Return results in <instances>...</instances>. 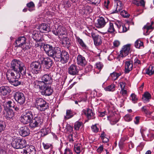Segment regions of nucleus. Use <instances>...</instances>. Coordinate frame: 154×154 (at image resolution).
<instances>
[{
    "mask_svg": "<svg viewBox=\"0 0 154 154\" xmlns=\"http://www.w3.org/2000/svg\"><path fill=\"white\" fill-rule=\"evenodd\" d=\"M120 13L121 15L124 17H128L129 15L127 12L125 10H123L121 11H120V12L118 14Z\"/></svg>",
    "mask_w": 154,
    "mask_h": 154,
    "instance_id": "49",
    "label": "nucleus"
},
{
    "mask_svg": "<svg viewBox=\"0 0 154 154\" xmlns=\"http://www.w3.org/2000/svg\"><path fill=\"white\" fill-rule=\"evenodd\" d=\"M82 112V114L85 115L88 119H91V117L94 115V113L92 110L88 108L86 109H84Z\"/></svg>",
    "mask_w": 154,
    "mask_h": 154,
    "instance_id": "26",
    "label": "nucleus"
},
{
    "mask_svg": "<svg viewBox=\"0 0 154 154\" xmlns=\"http://www.w3.org/2000/svg\"><path fill=\"white\" fill-rule=\"evenodd\" d=\"M32 112L28 111L23 114L20 118V121L23 124H26L30 123L33 118Z\"/></svg>",
    "mask_w": 154,
    "mask_h": 154,
    "instance_id": "8",
    "label": "nucleus"
},
{
    "mask_svg": "<svg viewBox=\"0 0 154 154\" xmlns=\"http://www.w3.org/2000/svg\"><path fill=\"white\" fill-rule=\"evenodd\" d=\"M26 38L24 36H21L18 38L15 42V47H21L23 50L29 48V46L27 45Z\"/></svg>",
    "mask_w": 154,
    "mask_h": 154,
    "instance_id": "6",
    "label": "nucleus"
},
{
    "mask_svg": "<svg viewBox=\"0 0 154 154\" xmlns=\"http://www.w3.org/2000/svg\"><path fill=\"white\" fill-rule=\"evenodd\" d=\"M91 35L95 45H99L101 43L102 41L100 36L94 32H92Z\"/></svg>",
    "mask_w": 154,
    "mask_h": 154,
    "instance_id": "15",
    "label": "nucleus"
},
{
    "mask_svg": "<svg viewBox=\"0 0 154 154\" xmlns=\"http://www.w3.org/2000/svg\"><path fill=\"white\" fill-rule=\"evenodd\" d=\"M34 77H33V78H32V76H30V77H28L27 78H26V81H27L29 84H32V83H33V84H35V85L36 84H37V83H36V81L35 82L34 79Z\"/></svg>",
    "mask_w": 154,
    "mask_h": 154,
    "instance_id": "40",
    "label": "nucleus"
},
{
    "mask_svg": "<svg viewBox=\"0 0 154 154\" xmlns=\"http://www.w3.org/2000/svg\"><path fill=\"white\" fill-rule=\"evenodd\" d=\"M77 41L81 46L84 48H85L86 45L83 42L82 40L79 37H77Z\"/></svg>",
    "mask_w": 154,
    "mask_h": 154,
    "instance_id": "44",
    "label": "nucleus"
},
{
    "mask_svg": "<svg viewBox=\"0 0 154 154\" xmlns=\"http://www.w3.org/2000/svg\"><path fill=\"white\" fill-rule=\"evenodd\" d=\"M146 73L149 75H151L154 73V67L150 66L148 68L146 69Z\"/></svg>",
    "mask_w": 154,
    "mask_h": 154,
    "instance_id": "37",
    "label": "nucleus"
},
{
    "mask_svg": "<svg viewBox=\"0 0 154 154\" xmlns=\"http://www.w3.org/2000/svg\"><path fill=\"white\" fill-rule=\"evenodd\" d=\"M82 123L81 122H76L74 124V128L76 130H79L80 127L82 125Z\"/></svg>",
    "mask_w": 154,
    "mask_h": 154,
    "instance_id": "43",
    "label": "nucleus"
},
{
    "mask_svg": "<svg viewBox=\"0 0 154 154\" xmlns=\"http://www.w3.org/2000/svg\"><path fill=\"white\" fill-rule=\"evenodd\" d=\"M105 22L103 17H100L98 19L97 22L95 23V26L98 28H102L105 25Z\"/></svg>",
    "mask_w": 154,
    "mask_h": 154,
    "instance_id": "23",
    "label": "nucleus"
},
{
    "mask_svg": "<svg viewBox=\"0 0 154 154\" xmlns=\"http://www.w3.org/2000/svg\"><path fill=\"white\" fill-rule=\"evenodd\" d=\"M153 23V22H152L151 24L150 25L149 23H147L146 25H145L143 27V29H144V31L145 32V35L149 34L150 32V31L149 30L153 29L152 25Z\"/></svg>",
    "mask_w": 154,
    "mask_h": 154,
    "instance_id": "25",
    "label": "nucleus"
},
{
    "mask_svg": "<svg viewBox=\"0 0 154 154\" xmlns=\"http://www.w3.org/2000/svg\"><path fill=\"white\" fill-rule=\"evenodd\" d=\"M115 3L116 4V8L115 11H113L111 13H119L120 11L123 9V6L122 2L120 0H114Z\"/></svg>",
    "mask_w": 154,
    "mask_h": 154,
    "instance_id": "20",
    "label": "nucleus"
},
{
    "mask_svg": "<svg viewBox=\"0 0 154 154\" xmlns=\"http://www.w3.org/2000/svg\"><path fill=\"white\" fill-rule=\"evenodd\" d=\"M151 98L150 94L148 92H145L143 95L142 99L144 103L149 102Z\"/></svg>",
    "mask_w": 154,
    "mask_h": 154,
    "instance_id": "28",
    "label": "nucleus"
},
{
    "mask_svg": "<svg viewBox=\"0 0 154 154\" xmlns=\"http://www.w3.org/2000/svg\"><path fill=\"white\" fill-rule=\"evenodd\" d=\"M77 64L80 66H84L86 63V62L84 57L82 55L79 54L76 58Z\"/></svg>",
    "mask_w": 154,
    "mask_h": 154,
    "instance_id": "16",
    "label": "nucleus"
},
{
    "mask_svg": "<svg viewBox=\"0 0 154 154\" xmlns=\"http://www.w3.org/2000/svg\"><path fill=\"white\" fill-rule=\"evenodd\" d=\"M6 113L5 114V118L11 122H12L13 120L14 112L13 110L10 109H7L6 110Z\"/></svg>",
    "mask_w": 154,
    "mask_h": 154,
    "instance_id": "19",
    "label": "nucleus"
},
{
    "mask_svg": "<svg viewBox=\"0 0 154 154\" xmlns=\"http://www.w3.org/2000/svg\"><path fill=\"white\" fill-rule=\"evenodd\" d=\"M41 61L45 65L47 69H48L51 67L53 63L52 60L49 58H44L43 57H42V59H41Z\"/></svg>",
    "mask_w": 154,
    "mask_h": 154,
    "instance_id": "18",
    "label": "nucleus"
},
{
    "mask_svg": "<svg viewBox=\"0 0 154 154\" xmlns=\"http://www.w3.org/2000/svg\"><path fill=\"white\" fill-rule=\"evenodd\" d=\"M122 74L121 72L118 73L116 72H113L110 74V77H111L112 80H115L117 79Z\"/></svg>",
    "mask_w": 154,
    "mask_h": 154,
    "instance_id": "36",
    "label": "nucleus"
},
{
    "mask_svg": "<svg viewBox=\"0 0 154 154\" xmlns=\"http://www.w3.org/2000/svg\"><path fill=\"white\" fill-rule=\"evenodd\" d=\"M50 85H45L42 88L38 87L37 88H39L40 89L42 90L41 92V94L42 95L45 96H49L53 92V90L49 86Z\"/></svg>",
    "mask_w": 154,
    "mask_h": 154,
    "instance_id": "11",
    "label": "nucleus"
},
{
    "mask_svg": "<svg viewBox=\"0 0 154 154\" xmlns=\"http://www.w3.org/2000/svg\"><path fill=\"white\" fill-rule=\"evenodd\" d=\"M44 148L45 149H48L51 146V144L50 143H42Z\"/></svg>",
    "mask_w": 154,
    "mask_h": 154,
    "instance_id": "54",
    "label": "nucleus"
},
{
    "mask_svg": "<svg viewBox=\"0 0 154 154\" xmlns=\"http://www.w3.org/2000/svg\"><path fill=\"white\" fill-rule=\"evenodd\" d=\"M91 128L92 131L94 132H97L98 131L99 129L97 127L96 125H93L91 127Z\"/></svg>",
    "mask_w": 154,
    "mask_h": 154,
    "instance_id": "51",
    "label": "nucleus"
},
{
    "mask_svg": "<svg viewBox=\"0 0 154 154\" xmlns=\"http://www.w3.org/2000/svg\"><path fill=\"white\" fill-rule=\"evenodd\" d=\"M108 119L109 120L110 124L111 125H114L119 120V118L116 119V117L113 116H112L111 117V116H107Z\"/></svg>",
    "mask_w": 154,
    "mask_h": 154,
    "instance_id": "35",
    "label": "nucleus"
},
{
    "mask_svg": "<svg viewBox=\"0 0 154 154\" xmlns=\"http://www.w3.org/2000/svg\"><path fill=\"white\" fill-rule=\"evenodd\" d=\"M67 140L70 143H73L74 140L72 138V134H70L68 136Z\"/></svg>",
    "mask_w": 154,
    "mask_h": 154,
    "instance_id": "56",
    "label": "nucleus"
},
{
    "mask_svg": "<svg viewBox=\"0 0 154 154\" xmlns=\"http://www.w3.org/2000/svg\"><path fill=\"white\" fill-rule=\"evenodd\" d=\"M6 105L7 107L14 109L16 111L18 109V107L16 106L15 102L13 100L8 101L6 102Z\"/></svg>",
    "mask_w": 154,
    "mask_h": 154,
    "instance_id": "27",
    "label": "nucleus"
},
{
    "mask_svg": "<svg viewBox=\"0 0 154 154\" xmlns=\"http://www.w3.org/2000/svg\"><path fill=\"white\" fill-rule=\"evenodd\" d=\"M146 106H143L141 108V110L142 112H143L145 114L147 112L148 110Z\"/></svg>",
    "mask_w": 154,
    "mask_h": 154,
    "instance_id": "61",
    "label": "nucleus"
},
{
    "mask_svg": "<svg viewBox=\"0 0 154 154\" xmlns=\"http://www.w3.org/2000/svg\"><path fill=\"white\" fill-rule=\"evenodd\" d=\"M133 64L131 61H126L125 64V73L126 74L129 73L132 69Z\"/></svg>",
    "mask_w": 154,
    "mask_h": 154,
    "instance_id": "17",
    "label": "nucleus"
},
{
    "mask_svg": "<svg viewBox=\"0 0 154 154\" xmlns=\"http://www.w3.org/2000/svg\"><path fill=\"white\" fill-rule=\"evenodd\" d=\"M147 136L149 138L148 140L150 141L152 140L154 138V134H147Z\"/></svg>",
    "mask_w": 154,
    "mask_h": 154,
    "instance_id": "62",
    "label": "nucleus"
},
{
    "mask_svg": "<svg viewBox=\"0 0 154 154\" xmlns=\"http://www.w3.org/2000/svg\"><path fill=\"white\" fill-rule=\"evenodd\" d=\"M6 125L5 122L0 121V133L4 131L6 128Z\"/></svg>",
    "mask_w": 154,
    "mask_h": 154,
    "instance_id": "41",
    "label": "nucleus"
},
{
    "mask_svg": "<svg viewBox=\"0 0 154 154\" xmlns=\"http://www.w3.org/2000/svg\"><path fill=\"white\" fill-rule=\"evenodd\" d=\"M25 148L26 149H23V151L36 154V150L34 146L30 145L26 147Z\"/></svg>",
    "mask_w": 154,
    "mask_h": 154,
    "instance_id": "30",
    "label": "nucleus"
},
{
    "mask_svg": "<svg viewBox=\"0 0 154 154\" xmlns=\"http://www.w3.org/2000/svg\"><path fill=\"white\" fill-rule=\"evenodd\" d=\"M82 146L81 143H75L74 145V151L77 154H79L82 150Z\"/></svg>",
    "mask_w": 154,
    "mask_h": 154,
    "instance_id": "31",
    "label": "nucleus"
},
{
    "mask_svg": "<svg viewBox=\"0 0 154 154\" xmlns=\"http://www.w3.org/2000/svg\"><path fill=\"white\" fill-rule=\"evenodd\" d=\"M63 5L64 6V7L65 9L69 8L71 5L70 2L69 1H64L63 3Z\"/></svg>",
    "mask_w": 154,
    "mask_h": 154,
    "instance_id": "45",
    "label": "nucleus"
},
{
    "mask_svg": "<svg viewBox=\"0 0 154 154\" xmlns=\"http://www.w3.org/2000/svg\"><path fill=\"white\" fill-rule=\"evenodd\" d=\"M27 6L29 8H33L34 7L35 5L32 2H31L27 4Z\"/></svg>",
    "mask_w": 154,
    "mask_h": 154,
    "instance_id": "60",
    "label": "nucleus"
},
{
    "mask_svg": "<svg viewBox=\"0 0 154 154\" xmlns=\"http://www.w3.org/2000/svg\"><path fill=\"white\" fill-rule=\"evenodd\" d=\"M139 2H138L139 6H142L144 7H145V2L144 0H139Z\"/></svg>",
    "mask_w": 154,
    "mask_h": 154,
    "instance_id": "57",
    "label": "nucleus"
},
{
    "mask_svg": "<svg viewBox=\"0 0 154 154\" xmlns=\"http://www.w3.org/2000/svg\"><path fill=\"white\" fill-rule=\"evenodd\" d=\"M35 105L36 108L41 111H44L48 107V104L46 101L40 97L36 99Z\"/></svg>",
    "mask_w": 154,
    "mask_h": 154,
    "instance_id": "5",
    "label": "nucleus"
},
{
    "mask_svg": "<svg viewBox=\"0 0 154 154\" xmlns=\"http://www.w3.org/2000/svg\"><path fill=\"white\" fill-rule=\"evenodd\" d=\"M33 119L40 126L43 123L42 117L41 114H39L35 117Z\"/></svg>",
    "mask_w": 154,
    "mask_h": 154,
    "instance_id": "33",
    "label": "nucleus"
},
{
    "mask_svg": "<svg viewBox=\"0 0 154 154\" xmlns=\"http://www.w3.org/2000/svg\"><path fill=\"white\" fill-rule=\"evenodd\" d=\"M38 29L40 32L43 33L48 32L50 31L49 27L48 25L45 23H42L40 24Z\"/></svg>",
    "mask_w": 154,
    "mask_h": 154,
    "instance_id": "22",
    "label": "nucleus"
},
{
    "mask_svg": "<svg viewBox=\"0 0 154 154\" xmlns=\"http://www.w3.org/2000/svg\"><path fill=\"white\" fill-rule=\"evenodd\" d=\"M75 114V113L71 110H67L66 111V115L64 116V119L67 120L73 117Z\"/></svg>",
    "mask_w": 154,
    "mask_h": 154,
    "instance_id": "32",
    "label": "nucleus"
},
{
    "mask_svg": "<svg viewBox=\"0 0 154 154\" xmlns=\"http://www.w3.org/2000/svg\"><path fill=\"white\" fill-rule=\"evenodd\" d=\"M140 61L137 58H136L134 60V64L137 66L140 63Z\"/></svg>",
    "mask_w": 154,
    "mask_h": 154,
    "instance_id": "63",
    "label": "nucleus"
},
{
    "mask_svg": "<svg viewBox=\"0 0 154 154\" xmlns=\"http://www.w3.org/2000/svg\"><path fill=\"white\" fill-rule=\"evenodd\" d=\"M113 43V45L115 47H117L120 45V42L119 41L116 40Z\"/></svg>",
    "mask_w": 154,
    "mask_h": 154,
    "instance_id": "58",
    "label": "nucleus"
},
{
    "mask_svg": "<svg viewBox=\"0 0 154 154\" xmlns=\"http://www.w3.org/2000/svg\"><path fill=\"white\" fill-rule=\"evenodd\" d=\"M79 71L78 66L74 64L71 65L68 68V73L72 75H75L77 74Z\"/></svg>",
    "mask_w": 154,
    "mask_h": 154,
    "instance_id": "12",
    "label": "nucleus"
},
{
    "mask_svg": "<svg viewBox=\"0 0 154 154\" xmlns=\"http://www.w3.org/2000/svg\"><path fill=\"white\" fill-rule=\"evenodd\" d=\"M33 38L37 42H40L42 41L41 35L39 33H38L36 31H34L33 33Z\"/></svg>",
    "mask_w": 154,
    "mask_h": 154,
    "instance_id": "34",
    "label": "nucleus"
},
{
    "mask_svg": "<svg viewBox=\"0 0 154 154\" xmlns=\"http://www.w3.org/2000/svg\"><path fill=\"white\" fill-rule=\"evenodd\" d=\"M11 92L10 88L8 86H2L0 88V95L5 96Z\"/></svg>",
    "mask_w": 154,
    "mask_h": 154,
    "instance_id": "21",
    "label": "nucleus"
},
{
    "mask_svg": "<svg viewBox=\"0 0 154 154\" xmlns=\"http://www.w3.org/2000/svg\"><path fill=\"white\" fill-rule=\"evenodd\" d=\"M41 131L43 135H45L49 133V130L48 129L45 128L42 129Z\"/></svg>",
    "mask_w": 154,
    "mask_h": 154,
    "instance_id": "55",
    "label": "nucleus"
},
{
    "mask_svg": "<svg viewBox=\"0 0 154 154\" xmlns=\"http://www.w3.org/2000/svg\"><path fill=\"white\" fill-rule=\"evenodd\" d=\"M135 46L138 48H143V42L139 40H137L135 43Z\"/></svg>",
    "mask_w": 154,
    "mask_h": 154,
    "instance_id": "38",
    "label": "nucleus"
},
{
    "mask_svg": "<svg viewBox=\"0 0 154 154\" xmlns=\"http://www.w3.org/2000/svg\"><path fill=\"white\" fill-rule=\"evenodd\" d=\"M26 144V142L25 140L18 137L13 138L11 143L12 146L16 149L24 148Z\"/></svg>",
    "mask_w": 154,
    "mask_h": 154,
    "instance_id": "4",
    "label": "nucleus"
},
{
    "mask_svg": "<svg viewBox=\"0 0 154 154\" xmlns=\"http://www.w3.org/2000/svg\"><path fill=\"white\" fill-rule=\"evenodd\" d=\"M124 119L127 122H130L132 120V118L129 115H126L125 116Z\"/></svg>",
    "mask_w": 154,
    "mask_h": 154,
    "instance_id": "50",
    "label": "nucleus"
},
{
    "mask_svg": "<svg viewBox=\"0 0 154 154\" xmlns=\"http://www.w3.org/2000/svg\"><path fill=\"white\" fill-rule=\"evenodd\" d=\"M115 29L114 28L113 23L110 22H109V27L108 29V32L112 33L114 31Z\"/></svg>",
    "mask_w": 154,
    "mask_h": 154,
    "instance_id": "42",
    "label": "nucleus"
},
{
    "mask_svg": "<svg viewBox=\"0 0 154 154\" xmlns=\"http://www.w3.org/2000/svg\"><path fill=\"white\" fill-rule=\"evenodd\" d=\"M115 86L113 84H112L106 87V91H113L115 90Z\"/></svg>",
    "mask_w": 154,
    "mask_h": 154,
    "instance_id": "46",
    "label": "nucleus"
},
{
    "mask_svg": "<svg viewBox=\"0 0 154 154\" xmlns=\"http://www.w3.org/2000/svg\"><path fill=\"white\" fill-rule=\"evenodd\" d=\"M131 100L133 103H135V102L137 100L136 95L134 94H132L131 95Z\"/></svg>",
    "mask_w": 154,
    "mask_h": 154,
    "instance_id": "52",
    "label": "nucleus"
},
{
    "mask_svg": "<svg viewBox=\"0 0 154 154\" xmlns=\"http://www.w3.org/2000/svg\"><path fill=\"white\" fill-rule=\"evenodd\" d=\"M14 97L16 101L20 105H23L25 103V97L23 93L17 92L14 94Z\"/></svg>",
    "mask_w": 154,
    "mask_h": 154,
    "instance_id": "9",
    "label": "nucleus"
},
{
    "mask_svg": "<svg viewBox=\"0 0 154 154\" xmlns=\"http://www.w3.org/2000/svg\"><path fill=\"white\" fill-rule=\"evenodd\" d=\"M41 64L39 61L32 62L31 63L30 70L34 74H37L41 69Z\"/></svg>",
    "mask_w": 154,
    "mask_h": 154,
    "instance_id": "10",
    "label": "nucleus"
},
{
    "mask_svg": "<svg viewBox=\"0 0 154 154\" xmlns=\"http://www.w3.org/2000/svg\"><path fill=\"white\" fill-rule=\"evenodd\" d=\"M30 132L29 129L26 126L21 127L19 131L20 135L23 137L28 136Z\"/></svg>",
    "mask_w": 154,
    "mask_h": 154,
    "instance_id": "14",
    "label": "nucleus"
},
{
    "mask_svg": "<svg viewBox=\"0 0 154 154\" xmlns=\"http://www.w3.org/2000/svg\"><path fill=\"white\" fill-rule=\"evenodd\" d=\"M63 154H72V150L68 148H66L64 150Z\"/></svg>",
    "mask_w": 154,
    "mask_h": 154,
    "instance_id": "59",
    "label": "nucleus"
},
{
    "mask_svg": "<svg viewBox=\"0 0 154 154\" xmlns=\"http://www.w3.org/2000/svg\"><path fill=\"white\" fill-rule=\"evenodd\" d=\"M42 81H36L37 87L44 88L45 85H50L52 82V79L50 74L44 75L41 78Z\"/></svg>",
    "mask_w": 154,
    "mask_h": 154,
    "instance_id": "3",
    "label": "nucleus"
},
{
    "mask_svg": "<svg viewBox=\"0 0 154 154\" xmlns=\"http://www.w3.org/2000/svg\"><path fill=\"white\" fill-rule=\"evenodd\" d=\"M29 125L30 127L32 129L40 127L33 119L32 122H30Z\"/></svg>",
    "mask_w": 154,
    "mask_h": 154,
    "instance_id": "39",
    "label": "nucleus"
},
{
    "mask_svg": "<svg viewBox=\"0 0 154 154\" xmlns=\"http://www.w3.org/2000/svg\"><path fill=\"white\" fill-rule=\"evenodd\" d=\"M88 2L95 5H98L100 2V0H88Z\"/></svg>",
    "mask_w": 154,
    "mask_h": 154,
    "instance_id": "48",
    "label": "nucleus"
},
{
    "mask_svg": "<svg viewBox=\"0 0 154 154\" xmlns=\"http://www.w3.org/2000/svg\"><path fill=\"white\" fill-rule=\"evenodd\" d=\"M130 45H127L123 46L120 51V57H123L128 54L130 49Z\"/></svg>",
    "mask_w": 154,
    "mask_h": 154,
    "instance_id": "13",
    "label": "nucleus"
},
{
    "mask_svg": "<svg viewBox=\"0 0 154 154\" xmlns=\"http://www.w3.org/2000/svg\"><path fill=\"white\" fill-rule=\"evenodd\" d=\"M103 65L102 63L100 62H98L96 63L95 67L97 68L98 69L100 70L103 67Z\"/></svg>",
    "mask_w": 154,
    "mask_h": 154,
    "instance_id": "47",
    "label": "nucleus"
},
{
    "mask_svg": "<svg viewBox=\"0 0 154 154\" xmlns=\"http://www.w3.org/2000/svg\"><path fill=\"white\" fill-rule=\"evenodd\" d=\"M83 9L85 10V12H86V11H87V12H91L92 10L91 8L88 5H85L84 6Z\"/></svg>",
    "mask_w": 154,
    "mask_h": 154,
    "instance_id": "53",
    "label": "nucleus"
},
{
    "mask_svg": "<svg viewBox=\"0 0 154 154\" xmlns=\"http://www.w3.org/2000/svg\"><path fill=\"white\" fill-rule=\"evenodd\" d=\"M43 48L47 54L53 58L55 61H60L64 64L68 61L69 55L66 51H61L60 48L57 47H53L47 44L44 45Z\"/></svg>",
    "mask_w": 154,
    "mask_h": 154,
    "instance_id": "2",
    "label": "nucleus"
},
{
    "mask_svg": "<svg viewBox=\"0 0 154 154\" xmlns=\"http://www.w3.org/2000/svg\"><path fill=\"white\" fill-rule=\"evenodd\" d=\"M61 43L63 47L69 48L70 46V42L67 37H63L61 40Z\"/></svg>",
    "mask_w": 154,
    "mask_h": 154,
    "instance_id": "29",
    "label": "nucleus"
},
{
    "mask_svg": "<svg viewBox=\"0 0 154 154\" xmlns=\"http://www.w3.org/2000/svg\"><path fill=\"white\" fill-rule=\"evenodd\" d=\"M10 68L7 72V79L11 85L15 87L18 86L21 84L18 79L20 74L24 75L26 74L24 64L19 60L14 59L11 62Z\"/></svg>",
    "mask_w": 154,
    "mask_h": 154,
    "instance_id": "1",
    "label": "nucleus"
},
{
    "mask_svg": "<svg viewBox=\"0 0 154 154\" xmlns=\"http://www.w3.org/2000/svg\"><path fill=\"white\" fill-rule=\"evenodd\" d=\"M53 33L58 36L66 35L67 34L66 29L63 26L62 24H60L55 26V28L52 30Z\"/></svg>",
    "mask_w": 154,
    "mask_h": 154,
    "instance_id": "7",
    "label": "nucleus"
},
{
    "mask_svg": "<svg viewBox=\"0 0 154 154\" xmlns=\"http://www.w3.org/2000/svg\"><path fill=\"white\" fill-rule=\"evenodd\" d=\"M103 147L102 145L100 146L97 149V151L99 153H101L103 150Z\"/></svg>",
    "mask_w": 154,
    "mask_h": 154,
    "instance_id": "64",
    "label": "nucleus"
},
{
    "mask_svg": "<svg viewBox=\"0 0 154 154\" xmlns=\"http://www.w3.org/2000/svg\"><path fill=\"white\" fill-rule=\"evenodd\" d=\"M121 22H118L115 23V24L117 26L119 29V32L120 33H122L126 32L127 29L125 25H121Z\"/></svg>",
    "mask_w": 154,
    "mask_h": 154,
    "instance_id": "24",
    "label": "nucleus"
}]
</instances>
